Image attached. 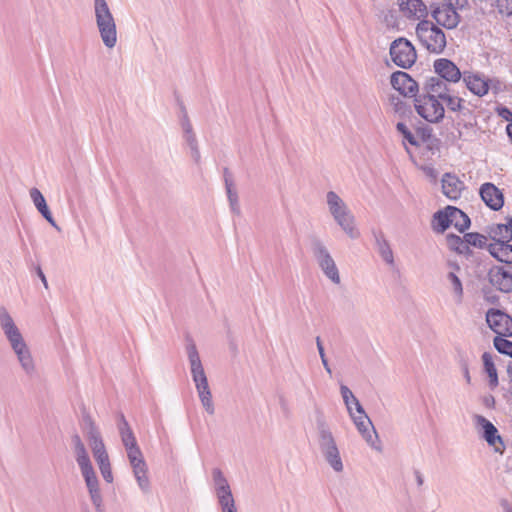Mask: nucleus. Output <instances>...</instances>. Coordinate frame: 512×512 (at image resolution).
Returning a JSON list of instances; mask_svg holds the SVG:
<instances>
[{
    "instance_id": "1",
    "label": "nucleus",
    "mask_w": 512,
    "mask_h": 512,
    "mask_svg": "<svg viewBox=\"0 0 512 512\" xmlns=\"http://www.w3.org/2000/svg\"><path fill=\"white\" fill-rule=\"evenodd\" d=\"M435 82L436 77L426 78L422 86V93L414 99V106L418 115L433 124L441 122L445 116V109L440 102V98L436 96V93L430 91L432 84Z\"/></svg>"
},
{
    "instance_id": "2",
    "label": "nucleus",
    "mask_w": 512,
    "mask_h": 512,
    "mask_svg": "<svg viewBox=\"0 0 512 512\" xmlns=\"http://www.w3.org/2000/svg\"><path fill=\"white\" fill-rule=\"evenodd\" d=\"M186 350L190 363L192 378L195 383L200 401L205 411L208 414L213 415L215 408L212 401V394L196 345L191 341L187 345Z\"/></svg>"
},
{
    "instance_id": "3",
    "label": "nucleus",
    "mask_w": 512,
    "mask_h": 512,
    "mask_svg": "<svg viewBox=\"0 0 512 512\" xmlns=\"http://www.w3.org/2000/svg\"><path fill=\"white\" fill-rule=\"evenodd\" d=\"M96 26L104 46L112 49L117 44V26L115 18L106 0H94Z\"/></svg>"
},
{
    "instance_id": "4",
    "label": "nucleus",
    "mask_w": 512,
    "mask_h": 512,
    "mask_svg": "<svg viewBox=\"0 0 512 512\" xmlns=\"http://www.w3.org/2000/svg\"><path fill=\"white\" fill-rule=\"evenodd\" d=\"M318 445L320 452L335 472H342L344 469L340 451L336 440L324 419L317 420Z\"/></svg>"
},
{
    "instance_id": "5",
    "label": "nucleus",
    "mask_w": 512,
    "mask_h": 512,
    "mask_svg": "<svg viewBox=\"0 0 512 512\" xmlns=\"http://www.w3.org/2000/svg\"><path fill=\"white\" fill-rule=\"evenodd\" d=\"M416 35L430 53L441 54L447 44L446 35L434 22L422 19L416 26Z\"/></svg>"
},
{
    "instance_id": "6",
    "label": "nucleus",
    "mask_w": 512,
    "mask_h": 512,
    "mask_svg": "<svg viewBox=\"0 0 512 512\" xmlns=\"http://www.w3.org/2000/svg\"><path fill=\"white\" fill-rule=\"evenodd\" d=\"M429 10L435 24L447 30L455 29L461 21L458 10L453 6V0L432 1L429 3Z\"/></svg>"
},
{
    "instance_id": "7",
    "label": "nucleus",
    "mask_w": 512,
    "mask_h": 512,
    "mask_svg": "<svg viewBox=\"0 0 512 512\" xmlns=\"http://www.w3.org/2000/svg\"><path fill=\"white\" fill-rule=\"evenodd\" d=\"M311 251L323 274L334 284H339L340 275L336 263L325 244L319 238H312Z\"/></svg>"
},
{
    "instance_id": "8",
    "label": "nucleus",
    "mask_w": 512,
    "mask_h": 512,
    "mask_svg": "<svg viewBox=\"0 0 512 512\" xmlns=\"http://www.w3.org/2000/svg\"><path fill=\"white\" fill-rule=\"evenodd\" d=\"M83 432L89 442L93 456L97 464L109 461V456L101 438L100 432L89 414L82 417Z\"/></svg>"
},
{
    "instance_id": "9",
    "label": "nucleus",
    "mask_w": 512,
    "mask_h": 512,
    "mask_svg": "<svg viewBox=\"0 0 512 512\" xmlns=\"http://www.w3.org/2000/svg\"><path fill=\"white\" fill-rule=\"evenodd\" d=\"M390 56L392 61L403 69L410 68L417 59L414 46L405 38H398L391 43Z\"/></svg>"
},
{
    "instance_id": "10",
    "label": "nucleus",
    "mask_w": 512,
    "mask_h": 512,
    "mask_svg": "<svg viewBox=\"0 0 512 512\" xmlns=\"http://www.w3.org/2000/svg\"><path fill=\"white\" fill-rule=\"evenodd\" d=\"M486 322L497 336H512V317L506 312L490 308L486 312Z\"/></svg>"
},
{
    "instance_id": "11",
    "label": "nucleus",
    "mask_w": 512,
    "mask_h": 512,
    "mask_svg": "<svg viewBox=\"0 0 512 512\" xmlns=\"http://www.w3.org/2000/svg\"><path fill=\"white\" fill-rule=\"evenodd\" d=\"M430 91L436 93V96L446 103L447 108L452 112L463 110L464 99L454 93V90L442 79L436 77V82L432 84Z\"/></svg>"
},
{
    "instance_id": "12",
    "label": "nucleus",
    "mask_w": 512,
    "mask_h": 512,
    "mask_svg": "<svg viewBox=\"0 0 512 512\" xmlns=\"http://www.w3.org/2000/svg\"><path fill=\"white\" fill-rule=\"evenodd\" d=\"M474 420L481 437L489 446H493L496 452L502 453L505 446L494 424L482 415H475Z\"/></svg>"
},
{
    "instance_id": "13",
    "label": "nucleus",
    "mask_w": 512,
    "mask_h": 512,
    "mask_svg": "<svg viewBox=\"0 0 512 512\" xmlns=\"http://www.w3.org/2000/svg\"><path fill=\"white\" fill-rule=\"evenodd\" d=\"M0 328L10 347L25 341L20 329L4 306H0Z\"/></svg>"
},
{
    "instance_id": "14",
    "label": "nucleus",
    "mask_w": 512,
    "mask_h": 512,
    "mask_svg": "<svg viewBox=\"0 0 512 512\" xmlns=\"http://www.w3.org/2000/svg\"><path fill=\"white\" fill-rule=\"evenodd\" d=\"M392 87L405 97H416L419 91L418 83L404 71H396L391 74Z\"/></svg>"
},
{
    "instance_id": "15",
    "label": "nucleus",
    "mask_w": 512,
    "mask_h": 512,
    "mask_svg": "<svg viewBox=\"0 0 512 512\" xmlns=\"http://www.w3.org/2000/svg\"><path fill=\"white\" fill-rule=\"evenodd\" d=\"M82 476L85 480L90 499L95 507L96 512H104L103 498L99 489V481L93 466L81 469Z\"/></svg>"
},
{
    "instance_id": "16",
    "label": "nucleus",
    "mask_w": 512,
    "mask_h": 512,
    "mask_svg": "<svg viewBox=\"0 0 512 512\" xmlns=\"http://www.w3.org/2000/svg\"><path fill=\"white\" fill-rule=\"evenodd\" d=\"M434 71L437 78L442 79L445 83H457L463 77L460 69L454 62L447 58H440L434 61Z\"/></svg>"
},
{
    "instance_id": "17",
    "label": "nucleus",
    "mask_w": 512,
    "mask_h": 512,
    "mask_svg": "<svg viewBox=\"0 0 512 512\" xmlns=\"http://www.w3.org/2000/svg\"><path fill=\"white\" fill-rule=\"evenodd\" d=\"M479 194L485 205L493 211H499L504 205L503 192L493 183H483Z\"/></svg>"
},
{
    "instance_id": "18",
    "label": "nucleus",
    "mask_w": 512,
    "mask_h": 512,
    "mask_svg": "<svg viewBox=\"0 0 512 512\" xmlns=\"http://www.w3.org/2000/svg\"><path fill=\"white\" fill-rule=\"evenodd\" d=\"M489 282L499 291L510 293L512 291V271L503 266H493L488 272Z\"/></svg>"
},
{
    "instance_id": "19",
    "label": "nucleus",
    "mask_w": 512,
    "mask_h": 512,
    "mask_svg": "<svg viewBox=\"0 0 512 512\" xmlns=\"http://www.w3.org/2000/svg\"><path fill=\"white\" fill-rule=\"evenodd\" d=\"M11 349L16 355L17 360L25 374L28 377H34L37 373L36 365L26 342L24 341L15 346H12Z\"/></svg>"
},
{
    "instance_id": "20",
    "label": "nucleus",
    "mask_w": 512,
    "mask_h": 512,
    "mask_svg": "<svg viewBox=\"0 0 512 512\" xmlns=\"http://www.w3.org/2000/svg\"><path fill=\"white\" fill-rule=\"evenodd\" d=\"M463 81L467 89L478 97L485 96L490 88V80L485 79L480 73L463 72Z\"/></svg>"
},
{
    "instance_id": "21",
    "label": "nucleus",
    "mask_w": 512,
    "mask_h": 512,
    "mask_svg": "<svg viewBox=\"0 0 512 512\" xmlns=\"http://www.w3.org/2000/svg\"><path fill=\"white\" fill-rule=\"evenodd\" d=\"M349 415L352 418L358 432L362 435L365 441L372 447H375L373 435L376 439L378 438V436L371 420L369 419L365 411L363 410V412L358 413V415H355L354 412L352 411V414Z\"/></svg>"
},
{
    "instance_id": "22",
    "label": "nucleus",
    "mask_w": 512,
    "mask_h": 512,
    "mask_svg": "<svg viewBox=\"0 0 512 512\" xmlns=\"http://www.w3.org/2000/svg\"><path fill=\"white\" fill-rule=\"evenodd\" d=\"M400 10L407 16H415L418 19H426L429 15V4L423 0H398Z\"/></svg>"
},
{
    "instance_id": "23",
    "label": "nucleus",
    "mask_w": 512,
    "mask_h": 512,
    "mask_svg": "<svg viewBox=\"0 0 512 512\" xmlns=\"http://www.w3.org/2000/svg\"><path fill=\"white\" fill-rule=\"evenodd\" d=\"M29 195H30V198L34 204V206L36 207V209L38 210V212L42 215V217L52 226L54 227L57 231H60V227L57 225V223L55 222L53 216H52V213L46 203V200L43 196V194L41 193V191L38 189V188H31L30 191H29Z\"/></svg>"
},
{
    "instance_id": "24",
    "label": "nucleus",
    "mask_w": 512,
    "mask_h": 512,
    "mask_svg": "<svg viewBox=\"0 0 512 512\" xmlns=\"http://www.w3.org/2000/svg\"><path fill=\"white\" fill-rule=\"evenodd\" d=\"M443 194L451 200H457L461 197L463 182L455 175L445 173L442 177Z\"/></svg>"
},
{
    "instance_id": "25",
    "label": "nucleus",
    "mask_w": 512,
    "mask_h": 512,
    "mask_svg": "<svg viewBox=\"0 0 512 512\" xmlns=\"http://www.w3.org/2000/svg\"><path fill=\"white\" fill-rule=\"evenodd\" d=\"M488 251L499 262L512 264V245L509 242H493L488 245Z\"/></svg>"
},
{
    "instance_id": "26",
    "label": "nucleus",
    "mask_w": 512,
    "mask_h": 512,
    "mask_svg": "<svg viewBox=\"0 0 512 512\" xmlns=\"http://www.w3.org/2000/svg\"><path fill=\"white\" fill-rule=\"evenodd\" d=\"M334 221L340 226V228L350 237L351 239H357L360 237V232L355 224V217L350 211L335 215Z\"/></svg>"
},
{
    "instance_id": "27",
    "label": "nucleus",
    "mask_w": 512,
    "mask_h": 512,
    "mask_svg": "<svg viewBox=\"0 0 512 512\" xmlns=\"http://www.w3.org/2000/svg\"><path fill=\"white\" fill-rule=\"evenodd\" d=\"M326 203L332 218L335 215L350 211L344 200L334 191H328L326 194Z\"/></svg>"
},
{
    "instance_id": "28",
    "label": "nucleus",
    "mask_w": 512,
    "mask_h": 512,
    "mask_svg": "<svg viewBox=\"0 0 512 512\" xmlns=\"http://www.w3.org/2000/svg\"><path fill=\"white\" fill-rule=\"evenodd\" d=\"M72 443L74 446L76 462L81 469L92 466L87 450L79 435L75 434L72 436Z\"/></svg>"
},
{
    "instance_id": "29",
    "label": "nucleus",
    "mask_w": 512,
    "mask_h": 512,
    "mask_svg": "<svg viewBox=\"0 0 512 512\" xmlns=\"http://www.w3.org/2000/svg\"><path fill=\"white\" fill-rule=\"evenodd\" d=\"M375 241H376L378 253L381 256V258L383 259V261L386 262L388 265L393 266L394 265L393 251L390 247L389 242L385 238L384 234L382 232L375 234Z\"/></svg>"
},
{
    "instance_id": "30",
    "label": "nucleus",
    "mask_w": 512,
    "mask_h": 512,
    "mask_svg": "<svg viewBox=\"0 0 512 512\" xmlns=\"http://www.w3.org/2000/svg\"><path fill=\"white\" fill-rule=\"evenodd\" d=\"M224 181H225V188L227 197L229 200L230 208L233 213L239 214L240 213V206L238 201V194L236 190L233 189V180L231 177V174L227 168L224 169Z\"/></svg>"
},
{
    "instance_id": "31",
    "label": "nucleus",
    "mask_w": 512,
    "mask_h": 512,
    "mask_svg": "<svg viewBox=\"0 0 512 512\" xmlns=\"http://www.w3.org/2000/svg\"><path fill=\"white\" fill-rule=\"evenodd\" d=\"M450 213L448 206L434 213L432 228L435 232L443 233L451 226Z\"/></svg>"
},
{
    "instance_id": "32",
    "label": "nucleus",
    "mask_w": 512,
    "mask_h": 512,
    "mask_svg": "<svg viewBox=\"0 0 512 512\" xmlns=\"http://www.w3.org/2000/svg\"><path fill=\"white\" fill-rule=\"evenodd\" d=\"M450 213L451 225L459 232L463 233L470 226V218L462 210L454 206H448Z\"/></svg>"
},
{
    "instance_id": "33",
    "label": "nucleus",
    "mask_w": 512,
    "mask_h": 512,
    "mask_svg": "<svg viewBox=\"0 0 512 512\" xmlns=\"http://www.w3.org/2000/svg\"><path fill=\"white\" fill-rule=\"evenodd\" d=\"M490 237L494 242H510L512 240V227L510 226V221L508 220L507 224H497L493 227L490 231Z\"/></svg>"
},
{
    "instance_id": "34",
    "label": "nucleus",
    "mask_w": 512,
    "mask_h": 512,
    "mask_svg": "<svg viewBox=\"0 0 512 512\" xmlns=\"http://www.w3.org/2000/svg\"><path fill=\"white\" fill-rule=\"evenodd\" d=\"M447 243L451 250L461 255L469 256L472 254V250L468 247L467 241L455 234L447 235Z\"/></svg>"
},
{
    "instance_id": "35",
    "label": "nucleus",
    "mask_w": 512,
    "mask_h": 512,
    "mask_svg": "<svg viewBox=\"0 0 512 512\" xmlns=\"http://www.w3.org/2000/svg\"><path fill=\"white\" fill-rule=\"evenodd\" d=\"M340 393L349 414H352V405L355 406V410L357 413L363 412V406L360 404L359 400L354 396L352 391L346 385L340 386Z\"/></svg>"
},
{
    "instance_id": "36",
    "label": "nucleus",
    "mask_w": 512,
    "mask_h": 512,
    "mask_svg": "<svg viewBox=\"0 0 512 512\" xmlns=\"http://www.w3.org/2000/svg\"><path fill=\"white\" fill-rule=\"evenodd\" d=\"M482 360H483L484 370L489 377V385L491 388H495L496 386H498L499 382H498L497 370L494 365L491 354L488 352H484L482 355Z\"/></svg>"
},
{
    "instance_id": "37",
    "label": "nucleus",
    "mask_w": 512,
    "mask_h": 512,
    "mask_svg": "<svg viewBox=\"0 0 512 512\" xmlns=\"http://www.w3.org/2000/svg\"><path fill=\"white\" fill-rule=\"evenodd\" d=\"M117 427L123 445L127 444V442L130 443L131 441L136 439L129 423L127 422L123 414L119 415Z\"/></svg>"
},
{
    "instance_id": "38",
    "label": "nucleus",
    "mask_w": 512,
    "mask_h": 512,
    "mask_svg": "<svg viewBox=\"0 0 512 512\" xmlns=\"http://www.w3.org/2000/svg\"><path fill=\"white\" fill-rule=\"evenodd\" d=\"M446 278L451 285L456 302L460 303L463 298V285L460 278L453 271L449 272Z\"/></svg>"
},
{
    "instance_id": "39",
    "label": "nucleus",
    "mask_w": 512,
    "mask_h": 512,
    "mask_svg": "<svg viewBox=\"0 0 512 512\" xmlns=\"http://www.w3.org/2000/svg\"><path fill=\"white\" fill-rule=\"evenodd\" d=\"M212 476L216 493H221L222 491H227L231 489L227 479L225 478L224 474L219 468H214L212 470Z\"/></svg>"
},
{
    "instance_id": "40",
    "label": "nucleus",
    "mask_w": 512,
    "mask_h": 512,
    "mask_svg": "<svg viewBox=\"0 0 512 512\" xmlns=\"http://www.w3.org/2000/svg\"><path fill=\"white\" fill-rule=\"evenodd\" d=\"M507 336H496L493 340L495 349L500 353L512 358V341Z\"/></svg>"
},
{
    "instance_id": "41",
    "label": "nucleus",
    "mask_w": 512,
    "mask_h": 512,
    "mask_svg": "<svg viewBox=\"0 0 512 512\" xmlns=\"http://www.w3.org/2000/svg\"><path fill=\"white\" fill-rule=\"evenodd\" d=\"M464 239L467 241L468 247L483 248L487 242L486 236L477 232L466 233Z\"/></svg>"
},
{
    "instance_id": "42",
    "label": "nucleus",
    "mask_w": 512,
    "mask_h": 512,
    "mask_svg": "<svg viewBox=\"0 0 512 512\" xmlns=\"http://www.w3.org/2000/svg\"><path fill=\"white\" fill-rule=\"evenodd\" d=\"M491 7H496L503 16H512V0H492Z\"/></svg>"
},
{
    "instance_id": "43",
    "label": "nucleus",
    "mask_w": 512,
    "mask_h": 512,
    "mask_svg": "<svg viewBox=\"0 0 512 512\" xmlns=\"http://www.w3.org/2000/svg\"><path fill=\"white\" fill-rule=\"evenodd\" d=\"M130 465L133 469L134 475H138L142 472H148L146 462L143 458V454L135 456V459L129 458Z\"/></svg>"
},
{
    "instance_id": "44",
    "label": "nucleus",
    "mask_w": 512,
    "mask_h": 512,
    "mask_svg": "<svg viewBox=\"0 0 512 512\" xmlns=\"http://www.w3.org/2000/svg\"><path fill=\"white\" fill-rule=\"evenodd\" d=\"M396 129L411 145L419 146V142L403 122H398L396 124Z\"/></svg>"
},
{
    "instance_id": "45",
    "label": "nucleus",
    "mask_w": 512,
    "mask_h": 512,
    "mask_svg": "<svg viewBox=\"0 0 512 512\" xmlns=\"http://www.w3.org/2000/svg\"><path fill=\"white\" fill-rule=\"evenodd\" d=\"M216 495L221 509L235 505L231 489L227 491H222L221 493H216Z\"/></svg>"
},
{
    "instance_id": "46",
    "label": "nucleus",
    "mask_w": 512,
    "mask_h": 512,
    "mask_svg": "<svg viewBox=\"0 0 512 512\" xmlns=\"http://www.w3.org/2000/svg\"><path fill=\"white\" fill-rule=\"evenodd\" d=\"M134 476L141 491L145 494L150 493V480L147 476V472H142Z\"/></svg>"
},
{
    "instance_id": "47",
    "label": "nucleus",
    "mask_w": 512,
    "mask_h": 512,
    "mask_svg": "<svg viewBox=\"0 0 512 512\" xmlns=\"http://www.w3.org/2000/svg\"><path fill=\"white\" fill-rule=\"evenodd\" d=\"M127 452V457L135 459V456H140L142 454L136 439L131 441L130 443L127 442V444L123 445Z\"/></svg>"
},
{
    "instance_id": "48",
    "label": "nucleus",
    "mask_w": 512,
    "mask_h": 512,
    "mask_svg": "<svg viewBox=\"0 0 512 512\" xmlns=\"http://www.w3.org/2000/svg\"><path fill=\"white\" fill-rule=\"evenodd\" d=\"M391 103L394 106L395 112L401 116H404L409 111L407 104L403 102L399 97H391Z\"/></svg>"
},
{
    "instance_id": "49",
    "label": "nucleus",
    "mask_w": 512,
    "mask_h": 512,
    "mask_svg": "<svg viewBox=\"0 0 512 512\" xmlns=\"http://www.w3.org/2000/svg\"><path fill=\"white\" fill-rule=\"evenodd\" d=\"M98 466H99V469H100L103 479L107 483H112L113 482V474H112V470H111L110 460L105 463L99 464Z\"/></svg>"
},
{
    "instance_id": "50",
    "label": "nucleus",
    "mask_w": 512,
    "mask_h": 512,
    "mask_svg": "<svg viewBox=\"0 0 512 512\" xmlns=\"http://www.w3.org/2000/svg\"><path fill=\"white\" fill-rule=\"evenodd\" d=\"M498 114L506 121H509L510 123H512V111L509 108L501 107L498 110Z\"/></svg>"
},
{
    "instance_id": "51",
    "label": "nucleus",
    "mask_w": 512,
    "mask_h": 512,
    "mask_svg": "<svg viewBox=\"0 0 512 512\" xmlns=\"http://www.w3.org/2000/svg\"><path fill=\"white\" fill-rule=\"evenodd\" d=\"M182 128H183L184 134L193 133L192 125H191L186 114L184 115V118L182 120Z\"/></svg>"
},
{
    "instance_id": "52",
    "label": "nucleus",
    "mask_w": 512,
    "mask_h": 512,
    "mask_svg": "<svg viewBox=\"0 0 512 512\" xmlns=\"http://www.w3.org/2000/svg\"><path fill=\"white\" fill-rule=\"evenodd\" d=\"M184 137H185V140H186L189 148H192V147H195L198 145V142H197V139H196V136L194 133L184 134Z\"/></svg>"
},
{
    "instance_id": "53",
    "label": "nucleus",
    "mask_w": 512,
    "mask_h": 512,
    "mask_svg": "<svg viewBox=\"0 0 512 512\" xmlns=\"http://www.w3.org/2000/svg\"><path fill=\"white\" fill-rule=\"evenodd\" d=\"M315 340H316V346H317L319 356H320L321 360H324V358H326V354H325L322 340L319 336H317Z\"/></svg>"
},
{
    "instance_id": "54",
    "label": "nucleus",
    "mask_w": 512,
    "mask_h": 512,
    "mask_svg": "<svg viewBox=\"0 0 512 512\" xmlns=\"http://www.w3.org/2000/svg\"><path fill=\"white\" fill-rule=\"evenodd\" d=\"M35 270H36V274H37V276L41 279V281H42V283H43L44 287L47 289V288H48V282H47L46 276H45L44 272L42 271V269H41L40 265H38V266L35 268Z\"/></svg>"
},
{
    "instance_id": "55",
    "label": "nucleus",
    "mask_w": 512,
    "mask_h": 512,
    "mask_svg": "<svg viewBox=\"0 0 512 512\" xmlns=\"http://www.w3.org/2000/svg\"><path fill=\"white\" fill-rule=\"evenodd\" d=\"M453 6L457 10H463L468 7V0H453Z\"/></svg>"
},
{
    "instance_id": "56",
    "label": "nucleus",
    "mask_w": 512,
    "mask_h": 512,
    "mask_svg": "<svg viewBox=\"0 0 512 512\" xmlns=\"http://www.w3.org/2000/svg\"><path fill=\"white\" fill-rule=\"evenodd\" d=\"M190 151H191V157L194 159V161L196 163H199L201 156H200V151H199L198 145L190 148Z\"/></svg>"
},
{
    "instance_id": "57",
    "label": "nucleus",
    "mask_w": 512,
    "mask_h": 512,
    "mask_svg": "<svg viewBox=\"0 0 512 512\" xmlns=\"http://www.w3.org/2000/svg\"><path fill=\"white\" fill-rule=\"evenodd\" d=\"M415 480L418 486H422L424 483V477L419 470L414 471Z\"/></svg>"
},
{
    "instance_id": "58",
    "label": "nucleus",
    "mask_w": 512,
    "mask_h": 512,
    "mask_svg": "<svg viewBox=\"0 0 512 512\" xmlns=\"http://www.w3.org/2000/svg\"><path fill=\"white\" fill-rule=\"evenodd\" d=\"M462 368H463L464 377H465L466 381L469 383L470 382V374H469L467 364H463Z\"/></svg>"
},
{
    "instance_id": "59",
    "label": "nucleus",
    "mask_w": 512,
    "mask_h": 512,
    "mask_svg": "<svg viewBox=\"0 0 512 512\" xmlns=\"http://www.w3.org/2000/svg\"><path fill=\"white\" fill-rule=\"evenodd\" d=\"M321 362H322L323 367L326 370V372L331 375L332 371H331V368L329 366L327 358H324V360H321Z\"/></svg>"
},
{
    "instance_id": "60",
    "label": "nucleus",
    "mask_w": 512,
    "mask_h": 512,
    "mask_svg": "<svg viewBox=\"0 0 512 512\" xmlns=\"http://www.w3.org/2000/svg\"><path fill=\"white\" fill-rule=\"evenodd\" d=\"M507 135L509 139L512 141V123H509L506 127Z\"/></svg>"
},
{
    "instance_id": "61",
    "label": "nucleus",
    "mask_w": 512,
    "mask_h": 512,
    "mask_svg": "<svg viewBox=\"0 0 512 512\" xmlns=\"http://www.w3.org/2000/svg\"><path fill=\"white\" fill-rule=\"evenodd\" d=\"M222 512H237L236 506L225 507L221 509Z\"/></svg>"
},
{
    "instance_id": "62",
    "label": "nucleus",
    "mask_w": 512,
    "mask_h": 512,
    "mask_svg": "<svg viewBox=\"0 0 512 512\" xmlns=\"http://www.w3.org/2000/svg\"><path fill=\"white\" fill-rule=\"evenodd\" d=\"M507 373H508V376L510 378V382L512 383V362H510L508 367H507Z\"/></svg>"
},
{
    "instance_id": "63",
    "label": "nucleus",
    "mask_w": 512,
    "mask_h": 512,
    "mask_svg": "<svg viewBox=\"0 0 512 512\" xmlns=\"http://www.w3.org/2000/svg\"><path fill=\"white\" fill-rule=\"evenodd\" d=\"M449 265L454 269V270H457L459 271L460 270V267L457 263H449Z\"/></svg>"
},
{
    "instance_id": "64",
    "label": "nucleus",
    "mask_w": 512,
    "mask_h": 512,
    "mask_svg": "<svg viewBox=\"0 0 512 512\" xmlns=\"http://www.w3.org/2000/svg\"><path fill=\"white\" fill-rule=\"evenodd\" d=\"M504 512H512V508H511V506H510V505H508V504H506V505L504 506Z\"/></svg>"
}]
</instances>
